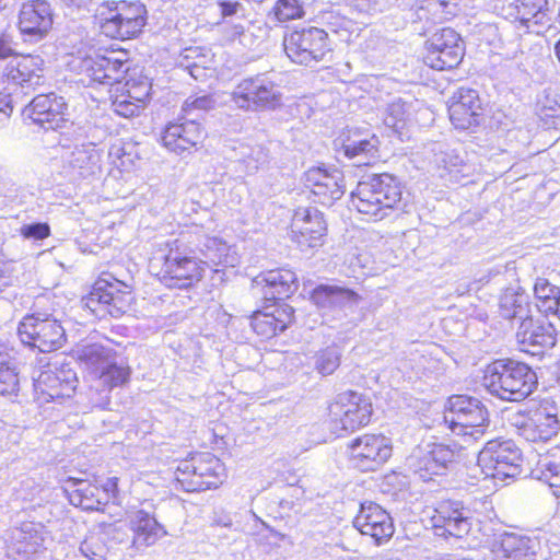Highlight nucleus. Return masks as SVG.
I'll list each match as a JSON object with an SVG mask.
<instances>
[{
	"label": "nucleus",
	"mask_w": 560,
	"mask_h": 560,
	"mask_svg": "<svg viewBox=\"0 0 560 560\" xmlns=\"http://www.w3.org/2000/svg\"><path fill=\"white\" fill-rule=\"evenodd\" d=\"M483 385L491 395L502 400L520 401L534 392L537 376L523 362L511 359L495 360L485 370Z\"/></svg>",
	"instance_id": "obj_1"
},
{
	"label": "nucleus",
	"mask_w": 560,
	"mask_h": 560,
	"mask_svg": "<svg viewBox=\"0 0 560 560\" xmlns=\"http://www.w3.org/2000/svg\"><path fill=\"white\" fill-rule=\"evenodd\" d=\"M101 33L116 39L139 36L148 21L147 7L140 1H103L94 10Z\"/></svg>",
	"instance_id": "obj_2"
},
{
	"label": "nucleus",
	"mask_w": 560,
	"mask_h": 560,
	"mask_svg": "<svg viewBox=\"0 0 560 560\" xmlns=\"http://www.w3.org/2000/svg\"><path fill=\"white\" fill-rule=\"evenodd\" d=\"M401 186L397 177L383 173L360 180L350 195L351 205L360 212L383 219L401 201Z\"/></svg>",
	"instance_id": "obj_3"
},
{
	"label": "nucleus",
	"mask_w": 560,
	"mask_h": 560,
	"mask_svg": "<svg viewBox=\"0 0 560 560\" xmlns=\"http://www.w3.org/2000/svg\"><path fill=\"white\" fill-rule=\"evenodd\" d=\"M149 268L161 282L171 289H188L201 279L202 268L196 258L186 255L178 246L166 244L153 253Z\"/></svg>",
	"instance_id": "obj_4"
},
{
	"label": "nucleus",
	"mask_w": 560,
	"mask_h": 560,
	"mask_svg": "<svg viewBox=\"0 0 560 560\" xmlns=\"http://www.w3.org/2000/svg\"><path fill=\"white\" fill-rule=\"evenodd\" d=\"M132 292L128 284L110 273H103L83 299L84 306L98 318L107 315L118 318L130 307Z\"/></svg>",
	"instance_id": "obj_5"
},
{
	"label": "nucleus",
	"mask_w": 560,
	"mask_h": 560,
	"mask_svg": "<svg viewBox=\"0 0 560 560\" xmlns=\"http://www.w3.org/2000/svg\"><path fill=\"white\" fill-rule=\"evenodd\" d=\"M444 421L453 433L479 440L490 423L486 406L476 397L454 395L448 398Z\"/></svg>",
	"instance_id": "obj_6"
},
{
	"label": "nucleus",
	"mask_w": 560,
	"mask_h": 560,
	"mask_svg": "<svg viewBox=\"0 0 560 560\" xmlns=\"http://www.w3.org/2000/svg\"><path fill=\"white\" fill-rule=\"evenodd\" d=\"M231 101L235 107L245 112L275 110L282 105V93L269 77L256 74L236 84Z\"/></svg>",
	"instance_id": "obj_7"
},
{
	"label": "nucleus",
	"mask_w": 560,
	"mask_h": 560,
	"mask_svg": "<svg viewBox=\"0 0 560 560\" xmlns=\"http://www.w3.org/2000/svg\"><path fill=\"white\" fill-rule=\"evenodd\" d=\"M223 465L211 453H201L182 460L175 471V480L186 492H199L218 488L222 483Z\"/></svg>",
	"instance_id": "obj_8"
},
{
	"label": "nucleus",
	"mask_w": 560,
	"mask_h": 560,
	"mask_svg": "<svg viewBox=\"0 0 560 560\" xmlns=\"http://www.w3.org/2000/svg\"><path fill=\"white\" fill-rule=\"evenodd\" d=\"M478 465L487 477L513 479L522 472L523 454L512 440L495 439L479 452Z\"/></svg>",
	"instance_id": "obj_9"
},
{
	"label": "nucleus",
	"mask_w": 560,
	"mask_h": 560,
	"mask_svg": "<svg viewBox=\"0 0 560 560\" xmlns=\"http://www.w3.org/2000/svg\"><path fill=\"white\" fill-rule=\"evenodd\" d=\"M20 340L40 352L60 349L66 340V330L60 322L46 313H33L22 318L18 326Z\"/></svg>",
	"instance_id": "obj_10"
},
{
	"label": "nucleus",
	"mask_w": 560,
	"mask_h": 560,
	"mask_svg": "<svg viewBox=\"0 0 560 560\" xmlns=\"http://www.w3.org/2000/svg\"><path fill=\"white\" fill-rule=\"evenodd\" d=\"M283 47L292 62L303 66L318 63L331 50L328 34L314 26L287 34L283 38Z\"/></svg>",
	"instance_id": "obj_11"
},
{
	"label": "nucleus",
	"mask_w": 560,
	"mask_h": 560,
	"mask_svg": "<svg viewBox=\"0 0 560 560\" xmlns=\"http://www.w3.org/2000/svg\"><path fill=\"white\" fill-rule=\"evenodd\" d=\"M555 408L539 406L518 410L509 416V422L516 429L520 436L528 442H546L556 436L560 430V421Z\"/></svg>",
	"instance_id": "obj_12"
},
{
	"label": "nucleus",
	"mask_w": 560,
	"mask_h": 560,
	"mask_svg": "<svg viewBox=\"0 0 560 560\" xmlns=\"http://www.w3.org/2000/svg\"><path fill=\"white\" fill-rule=\"evenodd\" d=\"M372 410L369 397L347 390L338 394L330 404L329 417L336 430L354 431L370 422Z\"/></svg>",
	"instance_id": "obj_13"
},
{
	"label": "nucleus",
	"mask_w": 560,
	"mask_h": 560,
	"mask_svg": "<svg viewBox=\"0 0 560 560\" xmlns=\"http://www.w3.org/2000/svg\"><path fill=\"white\" fill-rule=\"evenodd\" d=\"M352 464L362 471H375L392 456L393 446L384 434H363L348 443Z\"/></svg>",
	"instance_id": "obj_14"
},
{
	"label": "nucleus",
	"mask_w": 560,
	"mask_h": 560,
	"mask_svg": "<svg viewBox=\"0 0 560 560\" xmlns=\"http://www.w3.org/2000/svg\"><path fill=\"white\" fill-rule=\"evenodd\" d=\"M327 222L322 211L314 207H299L291 220V240L301 252L324 245Z\"/></svg>",
	"instance_id": "obj_15"
},
{
	"label": "nucleus",
	"mask_w": 560,
	"mask_h": 560,
	"mask_svg": "<svg viewBox=\"0 0 560 560\" xmlns=\"http://www.w3.org/2000/svg\"><path fill=\"white\" fill-rule=\"evenodd\" d=\"M435 536L444 539L463 538L472 526V512L460 501H443L431 517Z\"/></svg>",
	"instance_id": "obj_16"
},
{
	"label": "nucleus",
	"mask_w": 560,
	"mask_h": 560,
	"mask_svg": "<svg viewBox=\"0 0 560 560\" xmlns=\"http://www.w3.org/2000/svg\"><path fill=\"white\" fill-rule=\"evenodd\" d=\"M425 63L433 69L445 70L457 67L464 57V43L451 27L442 28L427 40Z\"/></svg>",
	"instance_id": "obj_17"
},
{
	"label": "nucleus",
	"mask_w": 560,
	"mask_h": 560,
	"mask_svg": "<svg viewBox=\"0 0 560 560\" xmlns=\"http://www.w3.org/2000/svg\"><path fill=\"white\" fill-rule=\"evenodd\" d=\"M304 186L314 196V201L324 206H332L346 190L343 174L338 170L327 171L313 167L304 174Z\"/></svg>",
	"instance_id": "obj_18"
},
{
	"label": "nucleus",
	"mask_w": 560,
	"mask_h": 560,
	"mask_svg": "<svg viewBox=\"0 0 560 560\" xmlns=\"http://www.w3.org/2000/svg\"><path fill=\"white\" fill-rule=\"evenodd\" d=\"M67 104L55 93L39 94L24 108L23 114L44 130H58L67 124Z\"/></svg>",
	"instance_id": "obj_19"
},
{
	"label": "nucleus",
	"mask_w": 560,
	"mask_h": 560,
	"mask_svg": "<svg viewBox=\"0 0 560 560\" xmlns=\"http://www.w3.org/2000/svg\"><path fill=\"white\" fill-rule=\"evenodd\" d=\"M520 350L532 355H541L556 345V329L550 323L528 315L516 331Z\"/></svg>",
	"instance_id": "obj_20"
},
{
	"label": "nucleus",
	"mask_w": 560,
	"mask_h": 560,
	"mask_svg": "<svg viewBox=\"0 0 560 560\" xmlns=\"http://www.w3.org/2000/svg\"><path fill=\"white\" fill-rule=\"evenodd\" d=\"M353 526L362 534L374 539L376 545L386 542L395 528L389 514L374 502H364L353 520Z\"/></svg>",
	"instance_id": "obj_21"
},
{
	"label": "nucleus",
	"mask_w": 560,
	"mask_h": 560,
	"mask_svg": "<svg viewBox=\"0 0 560 560\" xmlns=\"http://www.w3.org/2000/svg\"><path fill=\"white\" fill-rule=\"evenodd\" d=\"M200 114L189 117L184 114L178 122L166 126L162 135V143L170 151L182 153L201 143L205 138V129L198 121Z\"/></svg>",
	"instance_id": "obj_22"
},
{
	"label": "nucleus",
	"mask_w": 560,
	"mask_h": 560,
	"mask_svg": "<svg viewBox=\"0 0 560 560\" xmlns=\"http://www.w3.org/2000/svg\"><path fill=\"white\" fill-rule=\"evenodd\" d=\"M448 115L457 129L470 130L478 127L482 119L478 92L469 88H459L452 97Z\"/></svg>",
	"instance_id": "obj_23"
},
{
	"label": "nucleus",
	"mask_w": 560,
	"mask_h": 560,
	"mask_svg": "<svg viewBox=\"0 0 560 560\" xmlns=\"http://www.w3.org/2000/svg\"><path fill=\"white\" fill-rule=\"evenodd\" d=\"M52 9L47 0H28L19 12V30L31 40H39L52 26Z\"/></svg>",
	"instance_id": "obj_24"
},
{
	"label": "nucleus",
	"mask_w": 560,
	"mask_h": 560,
	"mask_svg": "<svg viewBox=\"0 0 560 560\" xmlns=\"http://www.w3.org/2000/svg\"><path fill=\"white\" fill-rule=\"evenodd\" d=\"M312 301L317 307L327 313L353 312L362 301L359 293L338 284H319L312 292Z\"/></svg>",
	"instance_id": "obj_25"
},
{
	"label": "nucleus",
	"mask_w": 560,
	"mask_h": 560,
	"mask_svg": "<svg viewBox=\"0 0 560 560\" xmlns=\"http://www.w3.org/2000/svg\"><path fill=\"white\" fill-rule=\"evenodd\" d=\"M294 310L292 306L281 303L265 306L261 311H256L250 317L253 330L264 339H270L283 332L292 323Z\"/></svg>",
	"instance_id": "obj_26"
},
{
	"label": "nucleus",
	"mask_w": 560,
	"mask_h": 560,
	"mask_svg": "<svg viewBox=\"0 0 560 560\" xmlns=\"http://www.w3.org/2000/svg\"><path fill=\"white\" fill-rule=\"evenodd\" d=\"M378 137L368 128H350L341 137V150L349 159H359L358 163L369 164L378 156Z\"/></svg>",
	"instance_id": "obj_27"
},
{
	"label": "nucleus",
	"mask_w": 560,
	"mask_h": 560,
	"mask_svg": "<svg viewBox=\"0 0 560 560\" xmlns=\"http://www.w3.org/2000/svg\"><path fill=\"white\" fill-rule=\"evenodd\" d=\"M254 283L261 287L266 301H281L291 296L299 288L296 275L290 269L269 270L259 275Z\"/></svg>",
	"instance_id": "obj_28"
},
{
	"label": "nucleus",
	"mask_w": 560,
	"mask_h": 560,
	"mask_svg": "<svg viewBox=\"0 0 560 560\" xmlns=\"http://www.w3.org/2000/svg\"><path fill=\"white\" fill-rule=\"evenodd\" d=\"M456 445L433 443L418 459L417 470L421 478L431 479L432 476L443 475L455 460Z\"/></svg>",
	"instance_id": "obj_29"
},
{
	"label": "nucleus",
	"mask_w": 560,
	"mask_h": 560,
	"mask_svg": "<svg viewBox=\"0 0 560 560\" xmlns=\"http://www.w3.org/2000/svg\"><path fill=\"white\" fill-rule=\"evenodd\" d=\"M130 529L133 533L132 546L137 549L154 545L166 532L148 512L139 510L130 517Z\"/></svg>",
	"instance_id": "obj_30"
},
{
	"label": "nucleus",
	"mask_w": 560,
	"mask_h": 560,
	"mask_svg": "<svg viewBox=\"0 0 560 560\" xmlns=\"http://www.w3.org/2000/svg\"><path fill=\"white\" fill-rule=\"evenodd\" d=\"M44 60L39 56H23L8 71V79L22 89L33 90L43 83Z\"/></svg>",
	"instance_id": "obj_31"
},
{
	"label": "nucleus",
	"mask_w": 560,
	"mask_h": 560,
	"mask_svg": "<svg viewBox=\"0 0 560 560\" xmlns=\"http://www.w3.org/2000/svg\"><path fill=\"white\" fill-rule=\"evenodd\" d=\"M100 155L94 148L81 145L63 158V167L81 178H88L98 170Z\"/></svg>",
	"instance_id": "obj_32"
},
{
	"label": "nucleus",
	"mask_w": 560,
	"mask_h": 560,
	"mask_svg": "<svg viewBox=\"0 0 560 560\" xmlns=\"http://www.w3.org/2000/svg\"><path fill=\"white\" fill-rule=\"evenodd\" d=\"M120 528L115 525H102L98 532L91 533L80 545L81 553L90 560H106L108 555L107 539L120 544L121 539L116 537Z\"/></svg>",
	"instance_id": "obj_33"
},
{
	"label": "nucleus",
	"mask_w": 560,
	"mask_h": 560,
	"mask_svg": "<svg viewBox=\"0 0 560 560\" xmlns=\"http://www.w3.org/2000/svg\"><path fill=\"white\" fill-rule=\"evenodd\" d=\"M538 542L535 538H530L516 533H503L500 535L499 549L504 557L513 560H526L536 555Z\"/></svg>",
	"instance_id": "obj_34"
},
{
	"label": "nucleus",
	"mask_w": 560,
	"mask_h": 560,
	"mask_svg": "<svg viewBox=\"0 0 560 560\" xmlns=\"http://www.w3.org/2000/svg\"><path fill=\"white\" fill-rule=\"evenodd\" d=\"M45 541V530L42 524L25 523L22 525L14 550L24 560H30L31 557L43 549Z\"/></svg>",
	"instance_id": "obj_35"
},
{
	"label": "nucleus",
	"mask_w": 560,
	"mask_h": 560,
	"mask_svg": "<svg viewBox=\"0 0 560 560\" xmlns=\"http://www.w3.org/2000/svg\"><path fill=\"white\" fill-rule=\"evenodd\" d=\"M237 170L246 175L255 174L268 162V151L260 144L241 143L235 149Z\"/></svg>",
	"instance_id": "obj_36"
},
{
	"label": "nucleus",
	"mask_w": 560,
	"mask_h": 560,
	"mask_svg": "<svg viewBox=\"0 0 560 560\" xmlns=\"http://www.w3.org/2000/svg\"><path fill=\"white\" fill-rule=\"evenodd\" d=\"M500 315L505 319H520L529 315L528 296L515 289H506L499 301Z\"/></svg>",
	"instance_id": "obj_37"
},
{
	"label": "nucleus",
	"mask_w": 560,
	"mask_h": 560,
	"mask_svg": "<svg viewBox=\"0 0 560 560\" xmlns=\"http://www.w3.org/2000/svg\"><path fill=\"white\" fill-rule=\"evenodd\" d=\"M516 19L529 26L530 22L544 24L549 12L548 0H515Z\"/></svg>",
	"instance_id": "obj_38"
},
{
	"label": "nucleus",
	"mask_w": 560,
	"mask_h": 560,
	"mask_svg": "<svg viewBox=\"0 0 560 560\" xmlns=\"http://www.w3.org/2000/svg\"><path fill=\"white\" fill-rule=\"evenodd\" d=\"M411 110V104L396 98L386 107L384 115V124L392 129L400 139H402L404 130L407 126Z\"/></svg>",
	"instance_id": "obj_39"
},
{
	"label": "nucleus",
	"mask_w": 560,
	"mask_h": 560,
	"mask_svg": "<svg viewBox=\"0 0 560 560\" xmlns=\"http://www.w3.org/2000/svg\"><path fill=\"white\" fill-rule=\"evenodd\" d=\"M75 489L70 493V502L84 510H96L103 503L100 490L86 480L71 479Z\"/></svg>",
	"instance_id": "obj_40"
},
{
	"label": "nucleus",
	"mask_w": 560,
	"mask_h": 560,
	"mask_svg": "<svg viewBox=\"0 0 560 560\" xmlns=\"http://www.w3.org/2000/svg\"><path fill=\"white\" fill-rule=\"evenodd\" d=\"M56 376L51 363L47 365V369L40 371V373L34 377L35 390L45 396L46 401L59 400L61 397V385Z\"/></svg>",
	"instance_id": "obj_41"
},
{
	"label": "nucleus",
	"mask_w": 560,
	"mask_h": 560,
	"mask_svg": "<svg viewBox=\"0 0 560 560\" xmlns=\"http://www.w3.org/2000/svg\"><path fill=\"white\" fill-rule=\"evenodd\" d=\"M534 292L539 300L537 307L541 312L555 314V304L560 295V288L551 284L547 279L539 278L534 285Z\"/></svg>",
	"instance_id": "obj_42"
},
{
	"label": "nucleus",
	"mask_w": 560,
	"mask_h": 560,
	"mask_svg": "<svg viewBox=\"0 0 560 560\" xmlns=\"http://www.w3.org/2000/svg\"><path fill=\"white\" fill-rule=\"evenodd\" d=\"M314 368L323 376L331 375L340 365L341 352L336 346L327 347L315 355Z\"/></svg>",
	"instance_id": "obj_43"
},
{
	"label": "nucleus",
	"mask_w": 560,
	"mask_h": 560,
	"mask_svg": "<svg viewBox=\"0 0 560 560\" xmlns=\"http://www.w3.org/2000/svg\"><path fill=\"white\" fill-rule=\"evenodd\" d=\"M104 56L85 57L80 60L78 69L81 73L85 74L91 82L107 85V77L104 71Z\"/></svg>",
	"instance_id": "obj_44"
},
{
	"label": "nucleus",
	"mask_w": 560,
	"mask_h": 560,
	"mask_svg": "<svg viewBox=\"0 0 560 560\" xmlns=\"http://www.w3.org/2000/svg\"><path fill=\"white\" fill-rule=\"evenodd\" d=\"M20 392L19 372L14 365L0 364V396L13 398Z\"/></svg>",
	"instance_id": "obj_45"
},
{
	"label": "nucleus",
	"mask_w": 560,
	"mask_h": 560,
	"mask_svg": "<svg viewBox=\"0 0 560 560\" xmlns=\"http://www.w3.org/2000/svg\"><path fill=\"white\" fill-rule=\"evenodd\" d=\"M51 368L58 376V381L61 385V397H71L78 385V377L75 371L70 366L69 363H51Z\"/></svg>",
	"instance_id": "obj_46"
},
{
	"label": "nucleus",
	"mask_w": 560,
	"mask_h": 560,
	"mask_svg": "<svg viewBox=\"0 0 560 560\" xmlns=\"http://www.w3.org/2000/svg\"><path fill=\"white\" fill-rule=\"evenodd\" d=\"M131 370L125 363H108L102 371L101 380L110 388L121 386L129 381Z\"/></svg>",
	"instance_id": "obj_47"
},
{
	"label": "nucleus",
	"mask_w": 560,
	"mask_h": 560,
	"mask_svg": "<svg viewBox=\"0 0 560 560\" xmlns=\"http://www.w3.org/2000/svg\"><path fill=\"white\" fill-rule=\"evenodd\" d=\"M229 252H230V247L225 242H223L219 238H211L206 244V250H205L203 255H205V258L209 262H211L215 266H218V265L228 266V265H232V260L230 259Z\"/></svg>",
	"instance_id": "obj_48"
},
{
	"label": "nucleus",
	"mask_w": 560,
	"mask_h": 560,
	"mask_svg": "<svg viewBox=\"0 0 560 560\" xmlns=\"http://www.w3.org/2000/svg\"><path fill=\"white\" fill-rule=\"evenodd\" d=\"M273 10L280 22L299 19L303 15V7L300 0H278Z\"/></svg>",
	"instance_id": "obj_49"
},
{
	"label": "nucleus",
	"mask_w": 560,
	"mask_h": 560,
	"mask_svg": "<svg viewBox=\"0 0 560 560\" xmlns=\"http://www.w3.org/2000/svg\"><path fill=\"white\" fill-rule=\"evenodd\" d=\"M215 105V101L210 95H202L198 97H188L183 106L182 112L189 117H195L194 112H206L212 109Z\"/></svg>",
	"instance_id": "obj_50"
},
{
	"label": "nucleus",
	"mask_w": 560,
	"mask_h": 560,
	"mask_svg": "<svg viewBox=\"0 0 560 560\" xmlns=\"http://www.w3.org/2000/svg\"><path fill=\"white\" fill-rule=\"evenodd\" d=\"M127 96L144 106L151 91V83L149 80L145 78L140 81H127Z\"/></svg>",
	"instance_id": "obj_51"
},
{
	"label": "nucleus",
	"mask_w": 560,
	"mask_h": 560,
	"mask_svg": "<svg viewBox=\"0 0 560 560\" xmlns=\"http://www.w3.org/2000/svg\"><path fill=\"white\" fill-rule=\"evenodd\" d=\"M114 110L119 116L129 118L138 116L143 108L141 104L129 98L127 95H121L113 102Z\"/></svg>",
	"instance_id": "obj_52"
},
{
	"label": "nucleus",
	"mask_w": 560,
	"mask_h": 560,
	"mask_svg": "<svg viewBox=\"0 0 560 560\" xmlns=\"http://www.w3.org/2000/svg\"><path fill=\"white\" fill-rule=\"evenodd\" d=\"M20 233L24 238L42 241L50 235V226L45 222L24 224L21 226Z\"/></svg>",
	"instance_id": "obj_53"
},
{
	"label": "nucleus",
	"mask_w": 560,
	"mask_h": 560,
	"mask_svg": "<svg viewBox=\"0 0 560 560\" xmlns=\"http://www.w3.org/2000/svg\"><path fill=\"white\" fill-rule=\"evenodd\" d=\"M539 471V479L549 483L550 487H556L557 489L560 487L556 482L560 477V464L547 459L540 460Z\"/></svg>",
	"instance_id": "obj_54"
},
{
	"label": "nucleus",
	"mask_w": 560,
	"mask_h": 560,
	"mask_svg": "<svg viewBox=\"0 0 560 560\" xmlns=\"http://www.w3.org/2000/svg\"><path fill=\"white\" fill-rule=\"evenodd\" d=\"M104 71L107 77V85H112L116 82H119L122 78V74L126 72L127 67L126 63L118 59H112L108 57H104Z\"/></svg>",
	"instance_id": "obj_55"
},
{
	"label": "nucleus",
	"mask_w": 560,
	"mask_h": 560,
	"mask_svg": "<svg viewBox=\"0 0 560 560\" xmlns=\"http://www.w3.org/2000/svg\"><path fill=\"white\" fill-rule=\"evenodd\" d=\"M82 355L88 361L97 363L106 361L110 358V349L103 345L93 343L84 347L82 350Z\"/></svg>",
	"instance_id": "obj_56"
},
{
	"label": "nucleus",
	"mask_w": 560,
	"mask_h": 560,
	"mask_svg": "<svg viewBox=\"0 0 560 560\" xmlns=\"http://www.w3.org/2000/svg\"><path fill=\"white\" fill-rule=\"evenodd\" d=\"M218 7L220 8L221 15L226 19L230 16H245V8L242 3L237 1H228L220 0L218 1Z\"/></svg>",
	"instance_id": "obj_57"
},
{
	"label": "nucleus",
	"mask_w": 560,
	"mask_h": 560,
	"mask_svg": "<svg viewBox=\"0 0 560 560\" xmlns=\"http://www.w3.org/2000/svg\"><path fill=\"white\" fill-rule=\"evenodd\" d=\"M180 66L188 71V73L196 80H202L206 78V66L201 65L200 61H192L188 63L182 62Z\"/></svg>",
	"instance_id": "obj_58"
},
{
	"label": "nucleus",
	"mask_w": 560,
	"mask_h": 560,
	"mask_svg": "<svg viewBox=\"0 0 560 560\" xmlns=\"http://www.w3.org/2000/svg\"><path fill=\"white\" fill-rule=\"evenodd\" d=\"M246 21L243 19L242 22L232 25L224 26V35L229 40H235L236 38H241L245 34V23Z\"/></svg>",
	"instance_id": "obj_59"
},
{
	"label": "nucleus",
	"mask_w": 560,
	"mask_h": 560,
	"mask_svg": "<svg viewBox=\"0 0 560 560\" xmlns=\"http://www.w3.org/2000/svg\"><path fill=\"white\" fill-rule=\"evenodd\" d=\"M12 109L11 96L0 92V122L5 121L10 117Z\"/></svg>",
	"instance_id": "obj_60"
},
{
	"label": "nucleus",
	"mask_w": 560,
	"mask_h": 560,
	"mask_svg": "<svg viewBox=\"0 0 560 560\" xmlns=\"http://www.w3.org/2000/svg\"><path fill=\"white\" fill-rule=\"evenodd\" d=\"M205 58V56H202L200 54V48L199 47H189V48H186L184 49L183 54H182V62L184 63H188V62H192V61H198L197 59H202Z\"/></svg>",
	"instance_id": "obj_61"
},
{
	"label": "nucleus",
	"mask_w": 560,
	"mask_h": 560,
	"mask_svg": "<svg viewBox=\"0 0 560 560\" xmlns=\"http://www.w3.org/2000/svg\"><path fill=\"white\" fill-rule=\"evenodd\" d=\"M13 54V48L10 40L5 36H0V60L10 57Z\"/></svg>",
	"instance_id": "obj_62"
},
{
	"label": "nucleus",
	"mask_w": 560,
	"mask_h": 560,
	"mask_svg": "<svg viewBox=\"0 0 560 560\" xmlns=\"http://www.w3.org/2000/svg\"><path fill=\"white\" fill-rule=\"evenodd\" d=\"M117 478H108L107 481L102 486L104 492L115 493L117 490Z\"/></svg>",
	"instance_id": "obj_63"
},
{
	"label": "nucleus",
	"mask_w": 560,
	"mask_h": 560,
	"mask_svg": "<svg viewBox=\"0 0 560 560\" xmlns=\"http://www.w3.org/2000/svg\"><path fill=\"white\" fill-rule=\"evenodd\" d=\"M555 54L560 62V39L555 45Z\"/></svg>",
	"instance_id": "obj_64"
}]
</instances>
